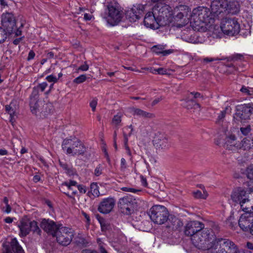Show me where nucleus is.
I'll return each instance as SVG.
<instances>
[{
  "label": "nucleus",
  "mask_w": 253,
  "mask_h": 253,
  "mask_svg": "<svg viewBox=\"0 0 253 253\" xmlns=\"http://www.w3.org/2000/svg\"><path fill=\"white\" fill-rule=\"evenodd\" d=\"M216 245L217 246L216 247H213L212 248H211L210 249H209L208 250L210 251V253H221V250L220 249V245H219V243L216 244Z\"/></svg>",
  "instance_id": "45"
},
{
  "label": "nucleus",
  "mask_w": 253,
  "mask_h": 253,
  "mask_svg": "<svg viewBox=\"0 0 253 253\" xmlns=\"http://www.w3.org/2000/svg\"><path fill=\"white\" fill-rule=\"evenodd\" d=\"M10 35L2 27H0V43L3 42Z\"/></svg>",
  "instance_id": "37"
},
{
  "label": "nucleus",
  "mask_w": 253,
  "mask_h": 253,
  "mask_svg": "<svg viewBox=\"0 0 253 253\" xmlns=\"http://www.w3.org/2000/svg\"><path fill=\"white\" fill-rule=\"evenodd\" d=\"M96 105H97V100L95 99L92 100L90 102V106L92 110L93 111H95Z\"/></svg>",
  "instance_id": "54"
},
{
  "label": "nucleus",
  "mask_w": 253,
  "mask_h": 253,
  "mask_svg": "<svg viewBox=\"0 0 253 253\" xmlns=\"http://www.w3.org/2000/svg\"><path fill=\"white\" fill-rule=\"evenodd\" d=\"M19 106L17 102L15 100H13L9 105L5 106V110L10 116V122L13 125L14 123L15 122V117L16 115V111L18 110Z\"/></svg>",
  "instance_id": "22"
},
{
  "label": "nucleus",
  "mask_w": 253,
  "mask_h": 253,
  "mask_svg": "<svg viewBox=\"0 0 253 253\" xmlns=\"http://www.w3.org/2000/svg\"><path fill=\"white\" fill-rule=\"evenodd\" d=\"M252 197H253V189L252 188L245 190L242 187H237L234 190L231 194L233 201L240 204L243 211L247 213L253 214V206L252 204H249L248 206L244 205L246 203L250 202Z\"/></svg>",
  "instance_id": "3"
},
{
  "label": "nucleus",
  "mask_w": 253,
  "mask_h": 253,
  "mask_svg": "<svg viewBox=\"0 0 253 253\" xmlns=\"http://www.w3.org/2000/svg\"><path fill=\"white\" fill-rule=\"evenodd\" d=\"M191 241L192 244L198 249L207 250L214 246L216 247L217 246L216 244L219 243L220 240L217 239L214 235L211 234L209 230L205 229L193 235L191 237Z\"/></svg>",
  "instance_id": "2"
},
{
  "label": "nucleus",
  "mask_w": 253,
  "mask_h": 253,
  "mask_svg": "<svg viewBox=\"0 0 253 253\" xmlns=\"http://www.w3.org/2000/svg\"><path fill=\"white\" fill-rule=\"evenodd\" d=\"M41 227L46 232L54 236L57 232V231L62 225L57 224L56 222H40Z\"/></svg>",
  "instance_id": "23"
},
{
  "label": "nucleus",
  "mask_w": 253,
  "mask_h": 253,
  "mask_svg": "<svg viewBox=\"0 0 253 253\" xmlns=\"http://www.w3.org/2000/svg\"><path fill=\"white\" fill-rule=\"evenodd\" d=\"M121 122V116L118 114L115 115L112 119V123L115 125H118Z\"/></svg>",
  "instance_id": "47"
},
{
  "label": "nucleus",
  "mask_w": 253,
  "mask_h": 253,
  "mask_svg": "<svg viewBox=\"0 0 253 253\" xmlns=\"http://www.w3.org/2000/svg\"><path fill=\"white\" fill-rule=\"evenodd\" d=\"M172 50L171 49H169V50H164L162 51V54L163 56H166L171 53H172Z\"/></svg>",
  "instance_id": "60"
},
{
  "label": "nucleus",
  "mask_w": 253,
  "mask_h": 253,
  "mask_svg": "<svg viewBox=\"0 0 253 253\" xmlns=\"http://www.w3.org/2000/svg\"><path fill=\"white\" fill-rule=\"evenodd\" d=\"M137 207V200L131 195L121 198L118 202V207L121 212L126 215H130L133 213Z\"/></svg>",
  "instance_id": "9"
},
{
  "label": "nucleus",
  "mask_w": 253,
  "mask_h": 253,
  "mask_svg": "<svg viewBox=\"0 0 253 253\" xmlns=\"http://www.w3.org/2000/svg\"><path fill=\"white\" fill-rule=\"evenodd\" d=\"M243 222H230V226L233 228L234 226L239 225L240 228L244 231H249L250 225H246Z\"/></svg>",
  "instance_id": "35"
},
{
  "label": "nucleus",
  "mask_w": 253,
  "mask_h": 253,
  "mask_svg": "<svg viewBox=\"0 0 253 253\" xmlns=\"http://www.w3.org/2000/svg\"><path fill=\"white\" fill-rule=\"evenodd\" d=\"M103 168L100 164L98 165L94 170V174L96 176L100 175L102 173Z\"/></svg>",
  "instance_id": "46"
},
{
  "label": "nucleus",
  "mask_w": 253,
  "mask_h": 253,
  "mask_svg": "<svg viewBox=\"0 0 253 253\" xmlns=\"http://www.w3.org/2000/svg\"><path fill=\"white\" fill-rule=\"evenodd\" d=\"M115 205V201L113 198L104 199L99 204L98 211L102 213L107 214L110 212Z\"/></svg>",
  "instance_id": "17"
},
{
  "label": "nucleus",
  "mask_w": 253,
  "mask_h": 253,
  "mask_svg": "<svg viewBox=\"0 0 253 253\" xmlns=\"http://www.w3.org/2000/svg\"><path fill=\"white\" fill-rule=\"evenodd\" d=\"M81 253H99L96 251L90 249H84Z\"/></svg>",
  "instance_id": "59"
},
{
  "label": "nucleus",
  "mask_w": 253,
  "mask_h": 253,
  "mask_svg": "<svg viewBox=\"0 0 253 253\" xmlns=\"http://www.w3.org/2000/svg\"><path fill=\"white\" fill-rule=\"evenodd\" d=\"M37 223L38 222H20V224L18 225V227L20 229L21 235L23 236H26L31 230L39 234L41 232V230Z\"/></svg>",
  "instance_id": "16"
},
{
  "label": "nucleus",
  "mask_w": 253,
  "mask_h": 253,
  "mask_svg": "<svg viewBox=\"0 0 253 253\" xmlns=\"http://www.w3.org/2000/svg\"><path fill=\"white\" fill-rule=\"evenodd\" d=\"M62 147L63 150H66L67 154L75 155H84L86 148L82 141L77 138L65 139L62 142Z\"/></svg>",
  "instance_id": "5"
},
{
  "label": "nucleus",
  "mask_w": 253,
  "mask_h": 253,
  "mask_svg": "<svg viewBox=\"0 0 253 253\" xmlns=\"http://www.w3.org/2000/svg\"><path fill=\"white\" fill-rule=\"evenodd\" d=\"M22 39H23V37H21V38H17V39H15L13 42V43L15 45H18L20 42L22 41Z\"/></svg>",
  "instance_id": "64"
},
{
  "label": "nucleus",
  "mask_w": 253,
  "mask_h": 253,
  "mask_svg": "<svg viewBox=\"0 0 253 253\" xmlns=\"http://www.w3.org/2000/svg\"><path fill=\"white\" fill-rule=\"evenodd\" d=\"M193 194L195 198L203 199H206L208 196V194L206 190L203 191V194H202L200 191L197 190L196 192L193 193Z\"/></svg>",
  "instance_id": "38"
},
{
  "label": "nucleus",
  "mask_w": 253,
  "mask_h": 253,
  "mask_svg": "<svg viewBox=\"0 0 253 253\" xmlns=\"http://www.w3.org/2000/svg\"><path fill=\"white\" fill-rule=\"evenodd\" d=\"M221 60L220 58H209L206 57L204 59V61L206 62H212L215 61H220Z\"/></svg>",
  "instance_id": "53"
},
{
  "label": "nucleus",
  "mask_w": 253,
  "mask_h": 253,
  "mask_svg": "<svg viewBox=\"0 0 253 253\" xmlns=\"http://www.w3.org/2000/svg\"><path fill=\"white\" fill-rule=\"evenodd\" d=\"M240 130L243 135L245 136L248 135L251 131V126L249 125L245 127H241L240 128Z\"/></svg>",
  "instance_id": "43"
},
{
  "label": "nucleus",
  "mask_w": 253,
  "mask_h": 253,
  "mask_svg": "<svg viewBox=\"0 0 253 253\" xmlns=\"http://www.w3.org/2000/svg\"><path fill=\"white\" fill-rule=\"evenodd\" d=\"M77 189H78L80 192L82 193H85L86 192L85 187L82 185L77 184Z\"/></svg>",
  "instance_id": "52"
},
{
  "label": "nucleus",
  "mask_w": 253,
  "mask_h": 253,
  "mask_svg": "<svg viewBox=\"0 0 253 253\" xmlns=\"http://www.w3.org/2000/svg\"><path fill=\"white\" fill-rule=\"evenodd\" d=\"M231 108H225L223 111H222V119L226 115H230L231 113Z\"/></svg>",
  "instance_id": "51"
},
{
  "label": "nucleus",
  "mask_w": 253,
  "mask_h": 253,
  "mask_svg": "<svg viewBox=\"0 0 253 253\" xmlns=\"http://www.w3.org/2000/svg\"><path fill=\"white\" fill-rule=\"evenodd\" d=\"M1 24L2 28L10 35L14 33L15 36L21 35L22 31L20 30L23 24L17 28L16 25V19L13 14L11 12H6L1 15Z\"/></svg>",
  "instance_id": "6"
},
{
  "label": "nucleus",
  "mask_w": 253,
  "mask_h": 253,
  "mask_svg": "<svg viewBox=\"0 0 253 253\" xmlns=\"http://www.w3.org/2000/svg\"><path fill=\"white\" fill-rule=\"evenodd\" d=\"M251 89H249V87H246L245 86H243L240 89V91L244 93L247 95H252L253 93V87L250 88Z\"/></svg>",
  "instance_id": "41"
},
{
  "label": "nucleus",
  "mask_w": 253,
  "mask_h": 253,
  "mask_svg": "<svg viewBox=\"0 0 253 253\" xmlns=\"http://www.w3.org/2000/svg\"><path fill=\"white\" fill-rule=\"evenodd\" d=\"M147 213L152 221H170L177 219L176 216L170 214L167 209L163 206H153Z\"/></svg>",
  "instance_id": "4"
},
{
  "label": "nucleus",
  "mask_w": 253,
  "mask_h": 253,
  "mask_svg": "<svg viewBox=\"0 0 253 253\" xmlns=\"http://www.w3.org/2000/svg\"><path fill=\"white\" fill-rule=\"evenodd\" d=\"M237 246L231 241L222 239V253H238Z\"/></svg>",
  "instance_id": "24"
},
{
  "label": "nucleus",
  "mask_w": 253,
  "mask_h": 253,
  "mask_svg": "<svg viewBox=\"0 0 253 253\" xmlns=\"http://www.w3.org/2000/svg\"><path fill=\"white\" fill-rule=\"evenodd\" d=\"M204 228L202 222H188L185 226V234L192 237L193 235L204 230Z\"/></svg>",
  "instance_id": "19"
},
{
  "label": "nucleus",
  "mask_w": 253,
  "mask_h": 253,
  "mask_svg": "<svg viewBox=\"0 0 253 253\" xmlns=\"http://www.w3.org/2000/svg\"><path fill=\"white\" fill-rule=\"evenodd\" d=\"M240 30V24L234 19H222V33L229 36L238 34Z\"/></svg>",
  "instance_id": "10"
},
{
  "label": "nucleus",
  "mask_w": 253,
  "mask_h": 253,
  "mask_svg": "<svg viewBox=\"0 0 253 253\" xmlns=\"http://www.w3.org/2000/svg\"><path fill=\"white\" fill-rule=\"evenodd\" d=\"M181 101L182 105L187 109H192L195 106H199V104L193 99L188 98L182 100Z\"/></svg>",
  "instance_id": "34"
},
{
  "label": "nucleus",
  "mask_w": 253,
  "mask_h": 253,
  "mask_svg": "<svg viewBox=\"0 0 253 253\" xmlns=\"http://www.w3.org/2000/svg\"><path fill=\"white\" fill-rule=\"evenodd\" d=\"M189 11V7L186 5H180L174 8L172 13V22H181L184 17H186Z\"/></svg>",
  "instance_id": "15"
},
{
  "label": "nucleus",
  "mask_w": 253,
  "mask_h": 253,
  "mask_svg": "<svg viewBox=\"0 0 253 253\" xmlns=\"http://www.w3.org/2000/svg\"><path fill=\"white\" fill-rule=\"evenodd\" d=\"M245 174L248 179L253 180V164L250 165L247 167Z\"/></svg>",
  "instance_id": "36"
},
{
  "label": "nucleus",
  "mask_w": 253,
  "mask_h": 253,
  "mask_svg": "<svg viewBox=\"0 0 253 253\" xmlns=\"http://www.w3.org/2000/svg\"><path fill=\"white\" fill-rule=\"evenodd\" d=\"M88 65L86 63H85L84 65L80 66L79 67L78 70H82L83 71H86L88 70Z\"/></svg>",
  "instance_id": "56"
},
{
  "label": "nucleus",
  "mask_w": 253,
  "mask_h": 253,
  "mask_svg": "<svg viewBox=\"0 0 253 253\" xmlns=\"http://www.w3.org/2000/svg\"><path fill=\"white\" fill-rule=\"evenodd\" d=\"M46 80L49 82L56 83L57 82L58 78H57L55 76L51 75L46 77Z\"/></svg>",
  "instance_id": "49"
},
{
  "label": "nucleus",
  "mask_w": 253,
  "mask_h": 253,
  "mask_svg": "<svg viewBox=\"0 0 253 253\" xmlns=\"http://www.w3.org/2000/svg\"><path fill=\"white\" fill-rule=\"evenodd\" d=\"M211 8L212 16H214L215 18L219 17V18L221 19L220 17L219 16L221 13V0H212L211 5Z\"/></svg>",
  "instance_id": "27"
},
{
  "label": "nucleus",
  "mask_w": 253,
  "mask_h": 253,
  "mask_svg": "<svg viewBox=\"0 0 253 253\" xmlns=\"http://www.w3.org/2000/svg\"><path fill=\"white\" fill-rule=\"evenodd\" d=\"M4 249L5 253H24L23 250L15 238L11 240L10 247L4 246Z\"/></svg>",
  "instance_id": "25"
},
{
  "label": "nucleus",
  "mask_w": 253,
  "mask_h": 253,
  "mask_svg": "<svg viewBox=\"0 0 253 253\" xmlns=\"http://www.w3.org/2000/svg\"><path fill=\"white\" fill-rule=\"evenodd\" d=\"M132 226L136 229L144 232H148L152 228L151 222H134Z\"/></svg>",
  "instance_id": "30"
},
{
  "label": "nucleus",
  "mask_w": 253,
  "mask_h": 253,
  "mask_svg": "<svg viewBox=\"0 0 253 253\" xmlns=\"http://www.w3.org/2000/svg\"><path fill=\"white\" fill-rule=\"evenodd\" d=\"M227 130H225V135H226L224 147L229 150H232L233 147H235L236 145V137L234 135L230 133L229 132L227 133Z\"/></svg>",
  "instance_id": "26"
},
{
  "label": "nucleus",
  "mask_w": 253,
  "mask_h": 253,
  "mask_svg": "<svg viewBox=\"0 0 253 253\" xmlns=\"http://www.w3.org/2000/svg\"><path fill=\"white\" fill-rule=\"evenodd\" d=\"M44 103V101L40 100L39 97H34L30 95L29 105L32 114L38 117Z\"/></svg>",
  "instance_id": "20"
},
{
  "label": "nucleus",
  "mask_w": 253,
  "mask_h": 253,
  "mask_svg": "<svg viewBox=\"0 0 253 253\" xmlns=\"http://www.w3.org/2000/svg\"><path fill=\"white\" fill-rule=\"evenodd\" d=\"M193 14L197 18V22L199 25L204 23L206 26L213 27V32L217 37L220 38L221 35V19L212 16V13L207 7L199 6L193 10Z\"/></svg>",
  "instance_id": "1"
},
{
  "label": "nucleus",
  "mask_w": 253,
  "mask_h": 253,
  "mask_svg": "<svg viewBox=\"0 0 253 253\" xmlns=\"http://www.w3.org/2000/svg\"><path fill=\"white\" fill-rule=\"evenodd\" d=\"M84 18L86 21L90 20L91 19V18H92V15L91 14H90L85 13L84 14Z\"/></svg>",
  "instance_id": "61"
},
{
  "label": "nucleus",
  "mask_w": 253,
  "mask_h": 253,
  "mask_svg": "<svg viewBox=\"0 0 253 253\" xmlns=\"http://www.w3.org/2000/svg\"><path fill=\"white\" fill-rule=\"evenodd\" d=\"M66 172L69 175H72L74 173V169L69 167V168L66 170Z\"/></svg>",
  "instance_id": "63"
},
{
  "label": "nucleus",
  "mask_w": 253,
  "mask_h": 253,
  "mask_svg": "<svg viewBox=\"0 0 253 253\" xmlns=\"http://www.w3.org/2000/svg\"><path fill=\"white\" fill-rule=\"evenodd\" d=\"M164 47L161 45H154L152 47V50L156 54H162Z\"/></svg>",
  "instance_id": "44"
},
{
  "label": "nucleus",
  "mask_w": 253,
  "mask_h": 253,
  "mask_svg": "<svg viewBox=\"0 0 253 253\" xmlns=\"http://www.w3.org/2000/svg\"><path fill=\"white\" fill-rule=\"evenodd\" d=\"M35 56V53L33 50H30L29 54L28 56L27 57V60L29 61L31 59H33Z\"/></svg>",
  "instance_id": "58"
},
{
  "label": "nucleus",
  "mask_w": 253,
  "mask_h": 253,
  "mask_svg": "<svg viewBox=\"0 0 253 253\" xmlns=\"http://www.w3.org/2000/svg\"><path fill=\"white\" fill-rule=\"evenodd\" d=\"M253 113V108L248 105L244 104L239 106L234 117L237 120L242 122L250 119Z\"/></svg>",
  "instance_id": "14"
},
{
  "label": "nucleus",
  "mask_w": 253,
  "mask_h": 253,
  "mask_svg": "<svg viewBox=\"0 0 253 253\" xmlns=\"http://www.w3.org/2000/svg\"><path fill=\"white\" fill-rule=\"evenodd\" d=\"M59 164L60 166L65 170H66L69 168V167L66 163H64L61 161H59Z\"/></svg>",
  "instance_id": "62"
},
{
  "label": "nucleus",
  "mask_w": 253,
  "mask_h": 253,
  "mask_svg": "<svg viewBox=\"0 0 253 253\" xmlns=\"http://www.w3.org/2000/svg\"><path fill=\"white\" fill-rule=\"evenodd\" d=\"M222 8L227 13L235 14L239 11V4L236 1L222 0Z\"/></svg>",
  "instance_id": "21"
},
{
  "label": "nucleus",
  "mask_w": 253,
  "mask_h": 253,
  "mask_svg": "<svg viewBox=\"0 0 253 253\" xmlns=\"http://www.w3.org/2000/svg\"><path fill=\"white\" fill-rule=\"evenodd\" d=\"M133 115H137L144 118L151 119L155 117L153 114L144 111L140 109L133 108L132 109Z\"/></svg>",
  "instance_id": "31"
},
{
  "label": "nucleus",
  "mask_w": 253,
  "mask_h": 253,
  "mask_svg": "<svg viewBox=\"0 0 253 253\" xmlns=\"http://www.w3.org/2000/svg\"><path fill=\"white\" fill-rule=\"evenodd\" d=\"M101 227V230L105 232L112 229V225L110 222H99Z\"/></svg>",
  "instance_id": "39"
},
{
  "label": "nucleus",
  "mask_w": 253,
  "mask_h": 253,
  "mask_svg": "<svg viewBox=\"0 0 253 253\" xmlns=\"http://www.w3.org/2000/svg\"><path fill=\"white\" fill-rule=\"evenodd\" d=\"M121 189L125 192H132V193H136L137 192H140V191L139 190H137L134 188H130V187H123L121 188Z\"/></svg>",
  "instance_id": "48"
},
{
  "label": "nucleus",
  "mask_w": 253,
  "mask_h": 253,
  "mask_svg": "<svg viewBox=\"0 0 253 253\" xmlns=\"http://www.w3.org/2000/svg\"><path fill=\"white\" fill-rule=\"evenodd\" d=\"M121 168L122 170H124L126 168V161L124 158H122L121 160Z\"/></svg>",
  "instance_id": "55"
},
{
  "label": "nucleus",
  "mask_w": 253,
  "mask_h": 253,
  "mask_svg": "<svg viewBox=\"0 0 253 253\" xmlns=\"http://www.w3.org/2000/svg\"><path fill=\"white\" fill-rule=\"evenodd\" d=\"M76 245L80 248H85L89 245V241L82 234H79L75 238Z\"/></svg>",
  "instance_id": "29"
},
{
  "label": "nucleus",
  "mask_w": 253,
  "mask_h": 253,
  "mask_svg": "<svg viewBox=\"0 0 253 253\" xmlns=\"http://www.w3.org/2000/svg\"><path fill=\"white\" fill-rule=\"evenodd\" d=\"M123 16V11L119 7L113 5H108L103 17L111 26L118 24L122 20Z\"/></svg>",
  "instance_id": "8"
},
{
  "label": "nucleus",
  "mask_w": 253,
  "mask_h": 253,
  "mask_svg": "<svg viewBox=\"0 0 253 253\" xmlns=\"http://www.w3.org/2000/svg\"><path fill=\"white\" fill-rule=\"evenodd\" d=\"M243 58V55L241 54H236L233 55V56L227 58L228 61H237V60H241Z\"/></svg>",
  "instance_id": "42"
},
{
  "label": "nucleus",
  "mask_w": 253,
  "mask_h": 253,
  "mask_svg": "<svg viewBox=\"0 0 253 253\" xmlns=\"http://www.w3.org/2000/svg\"><path fill=\"white\" fill-rule=\"evenodd\" d=\"M144 10V5L141 4L133 5L131 8L126 10V18L131 22H134L143 16Z\"/></svg>",
  "instance_id": "12"
},
{
  "label": "nucleus",
  "mask_w": 253,
  "mask_h": 253,
  "mask_svg": "<svg viewBox=\"0 0 253 253\" xmlns=\"http://www.w3.org/2000/svg\"><path fill=\"white\" fill-rule=\"evenodd\" d=\"M74 234L72 229L61 226L54 236L57 242L60 245L66 246L71 242Z\"/></svg>",
  "instance_id": "11"
},
{
  "label": "nucleus",
  "mask_w": 253,
  "mask_h": 253,
  "mask_svg": "<svg viewBox=\"0 0 253 253\" xmlns=\"http://www.w3.org/2000/svg\"><path fill=\"white\" fill-rule=\"evenodd\" d=\"M153 9L161 22L166 23V25L172 22V8L169 5L162 2L158 3Z\"/></svg>",
  "instance_id": "7"
},
{
  "label": "nucleus",
  "mask_w": 253,
  "mask_h": 253,
  "mask_svg": "<svg viewBox=\"0 0 253 253\" xmlns=\"http://www.w3.org/2000/svg\"><path fill=\"white\" fill-rule=\"evenodd\" d=\"M153 142L157 149L166 150L170 146L168 139L164 134L157 133L154 138Z\"/></svg>",
  "instance_id": "18"
},
{
  "label": "nucleus",
  "mask_w": 253,
  "mask_h": 253,
  "mask_svg": "<svg viewBox=\"0 0 253 253\" xmlns=\"http://www.w3.org/2000/svg\"><path fill=\"white\" fill-rule=\"evenodd\" d=\"M86 80V77L85 75H82L79 76L78 77L75 78L73 82L77 84H80L84 82Z\"/></svg>",
  "instance_id": "40"
},
{
  "label": "nucleus",
  "mask_w": 253,
  "mask_h": 253,
  "mask_svg": "<svg viewBox=\"0 0 253 253\" xmlns=\"http://www.w3.org/2000/svg\"><path fill=\"white\" fill-rule=\"evenodd\" d=\"M47 86V84L46 82H43L41 84H39L37 86H35L33 88L31 95L34 97H39V91L41 90V92H43L45 90Z\"/></svg>",
  "instance_id": "32"
},
{
  "label": "nucleus",
  "mask_w": 253,
  "mask_h": 253,
  "mask_svg": "<svg viewBox=\"0 0 253 253\" xmlns=\"http://www.w3.org/2000/svg\"><path fill=\"white\" fill-rule=\"evenodd\" d=\"M11 208L9 204L5 205V207H2V211L5 212L9 213L11 211Z\"/></svg>",
  "instance_id": "57"
},
{
  "label": "nucleus",
  "mask_w": 253,
  "mask_h": 253,
  "mask_svg": "<svg viewBox=\"0 0 253 253\" xmlns=\"http://www.w3.org/2000/svg\"><path fill=\"white\" fill-rule=\"evenodd\" d=\"M144 25L153 29H157L160 26H164L166 23L161 22L158 19V17L155 14L154 10L152 12H148L145 15L144 18Z\"/></svg>",
  "instance_id": "13"
},
{
  "label": "nucleus",
  "mask_w": 253,
  "mask_h": 253,
  "mask_svg": "<svg viewBox=\"0 0 253 253\" xmlns=\"http://www.w3.org/2000/svg\"><path fill=\"white\" fill-rule=\"evenodd\" d=\"M64 186H66L68 190L72 191L73 195H76L77 194V182L74 180H70L69 182H64L61 184V188H63Z\"/></svg>",
  "instance_id": "33"
},
{
  "label": "nucleus",
  "mask_w": 253,
  "mask_h": 253,
  "mask_svg": "<svg viewBox=\"0 0 253 253\" xmlns=\"http://www.w3.org/2000/svg\"><path fill=\"white\" fill-rule=\"evenodd\" d=\"M157 73L159 75H168V70L164 68H159L157 69Z\"/></svg>",
  "instance_id": "50"
},
{
  "label": "nucleus",
  "mask_w": 253,
  "mask_h": 253,
  "mask_svg": "<svg viewBox=\"0 0 253 253\" xmlns=\"http://www.w3.org/2000/svg\"><path fill=\"white\" fill-rule=\"evenodd\" d=\"M53 111V105L50 102H45L43 104L42 107L41 108V110L38 117L44 118L46 117L48 115L50 114Z\"/></svg>",
  "instance_id": "28"
}]
</instances>
